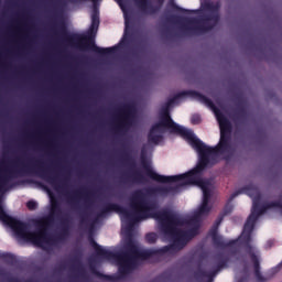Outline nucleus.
I'll return each mask as SVG.
<instances>
[{
  "label": "nucleus",
  "instance_id": "ddd939ff",
  "mask_svg": "<svg viewBox=\"0 0 282 282\" xmlns=\"http://www.w3.org/2000/svg\"><path fill=\"white\" fill-rule=\"evenodd\" d=\"M232 243H239V240H235Z\"/></svg>",
  "mask_w": 282,
  "mask_h": 282
},
{
  "label": "nucleus",
  "instance_id": "423d86ee",
  "mask_svg": "<svg viewBox=\"0 0 282 282\" xmlns=\"http://www.w3.org/2000/svg\"><path fill=\"white\" fill-rule=\"evenodd\" d=\"M145 241H147L148 243H155V241H158V235L154 234V232L148 234V235L145 236Z\"/></svg>",
  "mask_w": 282,
  "mask_h": 282
},
{
  "label": "nucleus",
  "instance_id": "20e7f679",
  "mask_svg": "<svg viewBox=\"0 0 282 282\" xmlns=\"http://www.w3.org/2000/svg\"><path fill=\"white\" fill-rule=\"evenodd\" d=\"M100 25V18H98V10H94L91 14V25L89 28L88 34H94V32H98V26Z\"/></svg>",
  "mask_w": 282,
  "mask_h": 282
},
{
  "label": "nucleus",
  "instance_id": "f03ea898",
  "mask_svg": "<svg viewBox=\"0 0 282 282\" xmlns=\"http://www.w3.org/2000/svg\"><path fill=\"white\" fill-rule=\"evenodd\" d=\"M0 221L4 224V226H9L15 232L17 237L20 239H25L26 241H31L33 246L37 248H45L47 243H50L51 239L45 231V224L40 223V227L35 232H28V225L21 223L17 218H12L6 214L3 207L0 206Z\"/></svg>",
  "mask_w": 282,
  "mask_h": 282
},
{
  "label": "nucleus",
  "instance_id": "f8f14e48",
  "mask_svg": "<svg viewBox=\"0 0 282 282\" xmlns=\"http://www.w3.org/2000/svg\"><path fill=\"white\" fill-rule=\"evenodd\" d=\"M118 3H119V6H120V8L122 10V2H120V0H118Z\"/></svg>",
  "mask_w": 282,
  "mask_h": 282
},
{
  "label": "nucleus",
  "instance_id": "9b49d317",
  "mask_svg": "<svg viewBox=\"0 0 282 282\" xmlns=\"http://www.w3.org/2000/svg\"><path fill=\"white\" fill-rule=\"evenodd\" d=\"M272 243H274V240H270V241L268 242L269 248H272Z\"/></svg>",
  "mask_w": 282,
  "mask_h": 282
},
{
  "label": "nucleus",
  "instance_id": "7ed1b4c3",
  "mask_svg": "<svg viewBox=\"0 0 282 282\" xmlns=\"http://www.w3.org/2000/svg\"><path fill=\"white\" fill-rule=\"evenodd\" d=\"M247 252L253 263L258 281H261V274L259 273V254L257 253V250L253 247H248Z\"/></svg>",
  "mask_w": 282,
  "mask_h": 282
},
{
  "label": "nucleus",
  "instance_id": "0eeeda50",
  "mask_svg": "<svg viewBox=\"0 0 282 282\" xmlns=\"http://www.w3.org/2000/svg\"><path fill=\"white\" fill-rule=\"evenodd\" d=\"M36 206H39V204L34 200H29L26 203V207L29 208V210H36Z\"/></svg>",
  "mask_w": 282,
  "mask_h": 282
},
{
  "label": "nucleus",
  "instance_id": "39448f33",
  "mask_svg": "<svg viewBox=\"0 0 282 282\" xmlns=\"http://www.w3.org/2000/svg\"><path fill=\"white\" fill-rule=\"evenodd\" d=\"M209 237L213 239L214 243H221V238L219 234H217V229H213L209 232Z\"/></svg>",
  "mask_w": 282,
  "mask_h": 282
},
{
  "label": "nucleus",
  "instance_id": "9d476101",
  "mask_svg": "<svg viewBox=\"0 0 282 282\" xmlns=\"http://www.w3.org/2000/svg\"><path fill=\"white\" fill-rule=\"evenodd\" d=\"M140 6H147V0H137Z\"/></svg>",
  "mask_w": 282,
  "mask_h": 282
},
{
  "label": "nucleus",
  "instance_id": "6e6552de",
  "mask_svg": "<svg viewBox=\"0 0 282 282\" xmlns=\"http://www.w3.org/2000/svg\"><path fill=\"white\" fill-rule=\"evenodd\" d=\"M116 50V47H110V48H98V52L100 54H111V52H113Z\"/></svg>",
  "mask_w": 282,
  "mask_h": 282
},
{
  "label": "nucleus",
  "instance_id": "f257e3e1",
  "mask_svg": "<svg viewBox=\"0 0 282 282\" xmlns=\"http://www.w3.org/2000/svg\"><path fill=\"white\" fill-rule=\"evenodd\" d=\"M194 98L203 105L210 107L216 116V120L220 128V141L217 147L210 148L205 145L202 140L195 137L193 130L182 127L171 119L169 115V107L175 102L177 97L171 99L166 109L161 112L160 122L154 124L148 135L149 144H160L164 140V129H167L170 133H176L181 135L183 140H186L188 144L198 153V163L192 171L174 176L160 175L153 170L148 172V177L160 182L161 184H172L176 182L178 186H198L203 192V200L200 206L189 216H180L173 209L158 210L155 204L147 202L144 196L135 194L132 198L131 206L132 212L124 208H118V214L121 219V235L126 240V243H138L133 239V226L138 221L143 219H155L158 221L164 239H170L173 243H188L193 237L199 234V221L203 217H206L210 213V195L213 193V183L208 180L202 178V172L209 164L212 158H217V154L228 149V133L230 132V122L224 117V113L219 109L213 107V101L206 96L194 93Z\"/></svg>",
  "mask_w": 282,
  "mask_h": 282
},
{
  "label": "nucleus",
  "instance_id": "4468645a",
  "mask_svg": "<svg viewBox=\"0 0 282 282\" xmlns=\"http://www.w3.org/2000/svg\"><path fill=\"white\" fill-rule=\"evenodd\" d=\"M93 1V3H96L98 0H91Z\"/></svg>",
  "mask_w": 282,
  "mask_h": 282
},
{
  "label": "nucleus",
  "instance_id": "1a4fd4ad",
  "mask_svg": "<svg viewBox=\"0 0 282 282\" xmlns=\"http://www.w3.org/2000/svg\"><path fill=\"white\" fill-rule=\"evenodd\" d=\"M199 122H202V117H199V115H194L192 117V124H199Z\"/></svg>",
  "mask_w": 282,
  "mask_h": 282
}]
</instances>
